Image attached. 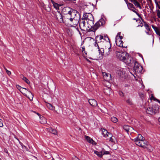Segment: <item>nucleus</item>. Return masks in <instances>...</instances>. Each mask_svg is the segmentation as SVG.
<instances>
[{
  "label": "nucleus",
  "instance_id": "1",
  "mask_svg": "<svg viewBox=\"0 0 160 160\" xmlns=\"http://www.w3.org/2000/svg\"><path fill=\"white\" fill-rule=\"evenodd\" d=\"M133 141L135 142L136 144L141 147L145 148L147 142L145 140V138L141 134H138V136L134 139Z\"/></svg>",
  "mask_w": 160,
  "mask_h": 160
},
{
  "label": "nucleus",
  "instance_id": "2",
  "mask_svg": "<svg viewBox=\"0 0 160 160\" xmlns=\"http://www.w3.org/2000/svg\"><path fill=\"white\" fill-rule=\"evenodd\" d=\"M93 25L90 24L88 22L84 20V19H81L79 21V26L82 31H87L89 32L90 27Z\"/></svg>",
  "mask_w": 160,
  "mask_h": 160
},
{
  "label": "nucleus",
  "instance_id": "3",
  "mask_svg": "<svg viewBox=\"0 0 160 160\" xmlns=\"http://www.w3.org/2000/svg\"><path fill=\"white\" fill-rule=\"evenodd\" d=\"M105 24V21L103 18H101L99 21L97 22L94 25H92L90 27L89 32L92 31L95 32L100 27L103 26Z\"/></svg>",
  "mask_w": 160,
  "mask_h": 160
},
{
  "label": "nucleus",
  "instance_id": "4",
  "mask_svg": "<svg viewBox=\"0 0 160 160\" xmlns=\"http://www.w3.org/2000/svg\"><path fill=\"white\" fill-rule=\"evenodd\" d=\"M82 19L88 22L91 24H94V18L92 15L90 13H85L83 15Z\"/></svg>",
  "mask_w": 160,
  "mask_h": 160
},
{
  "label": "nucleus",
  "instance_id": "5",
  "mask_svg": "<svg viewBox=\"0 0 160 160\" xmlns=\"http://www.w3.org/2000/svg\"><path fill=\"white\" fill-rule=\"evenodd\" d=\"M20 92L24 95L28 97L30 101L32 100L33 95L29 90L27 89L26 88H23L21 90Z\"/></svg>",
  "mask_w": 160,
  "mask_h": 160
},
{
  "label": "nucleus",
  "instance_id": "6",
  "mask_svg": "<svg viewBox=\"0 0 160 160\" xmlns=\"http://www.w3.org/2000/svg\"><path fill=\"white\" fill-rule=\"evenodd\" d=\"M121 32L118 33L116 37V43L117 46L121 47H125L123 45V41L122 40L123 37L120 35Z\"/></svg>",
  "mask_w": 160,
  "mask_h": 160
},
{
  "label": "nucleus",
  "instance_id": "7",
  "mask_svg": "<svg viewBox=\"0 0 160 160\" xmlns=\"http://www.w3.org/2000/svg\"><path fill=\"white\" fill-rule=\"evenodd\" d=\"M116 54L117 58L123 62L128 56V53L125 52L116 51Z\"/></svg>",
  "mask_w": 160,
  "mask_h": 160
},
{
  "label": "nucleus",
  "instance_id": "8",
  "mask_svg": "<svg viewBox=\"0 0 160 160\" xmlns=\"http://www.w3.org/2000/svg\"><path fill=\"white\" fill-rule=\"evenodd\" d=\"M96 40L98 42H105V44L106 43V42H108V41L109 40V38L107 36L100 35L96 37Z\"/></svg>",
  "mask_w": 160,
  "mask_h": 160
},
{
  "label": "nucleus",
  "instance_id": "9",
  "mask_svg": "<svg viewBox=\"0 0 160 160\" xmlns=\"http://www.w3.org/2000/svg\"><path fill=\"white\" fill-rule=\"evenodd\" d=\"M128 9L136 13V14L140 18H141L140 15L135 10H136L135 6L132 3L128 2L127 1H126Z\"/></svg>",
  "mask_w": 160,
  "mask_h": 160
},
{
  "label": "nucleus",
  "instance_id": "10",
  "mask_svg": "<svg viewBox=\"0 0 160 160\" xmlns=\"http://www.w3.org/2000/svg\"><path fill=\"white\" fill-rule=\"evenodd\" d=\"M54 17L59 22L64 23L63 17L59 11H57L55 12Z\"/></svg>",
  "mask_w": 160,
  "mask_h": 160
},
{
  "label": "nucleus",
  "instance_id": "11",
  "mask_svg": "<svg viewBox=\"0 0 160 160\" xmlns=\"http://www.w3.org/2000/svg\"><path fill=\"white\" fill-rule=\"evenodd\" d=\"M133 69L136 73H140L142 70V67L138 65V63L136 62L135 61Z\"/></svg>",
  "mask_w": 160,
  "mask_h": 160
},
{
  "label": "nucleus",
  "instance_id": "12",
  "mask_svg": "<svg viewBox=\"0 0 160 160\" xmlns=\"http://www.w3.org/2000/svg\"><path fill=\"white\" fill-rule=\"evenodd\" d=\"M111 47L108 42H106V43L105 44V54L108 55L110 53L111 51Z\"/></svg>",
  "mask_w": 160,
  "mask_h": 160
},
{
  "label": "nucleus",
  "instance_id": "13",
  "mask_svg": "<svg viewBox=\"0 0 160 160\" xmlns=\"http://www.w3.org/2000/svg\"><path fill=\"white\" fill-rule=\"evenodd\" d=\"M80 20V18H76L71 19L68 23L72 27H76L78 23Z\"/></svg>",
  "mask_w": 160,
  "mask_h": 160
},
{
  "label": "nucleus",
  "instance_id": "14",
  "mask_svg": "<svg viewBox=\"0 0 160 160\" xmlns=\"http://www.w3.org/2000/svg\"><path fill=\"white\" fill-rule=\"evenodd\" d=\"M94 153L98 157L101 158L104 154H108L109 152L108 151H105L104 149H102L101 151L98 152L97 151H94Z\"/></svg>",
  "mask_w": 160,
  "mask_h": 160
},
{
  "label": "nucleus",
  "instance_id": "15",
  "mask_svg": "<svg viewBox=\"0 0 160 160\" xmlns=\"http://www.w3.org/2000/svg\"><path fill=\"white\" fill-rule=\"evenodd\" d=\"M123 62L126 64L130 65V64L133 63V60L132 57L128 54V56L126 58H125Z\"/></svg>",
  "mask_w": 160,
  "mask_h": 160
},
{
  "label": "nucleus",
  "instance_id": "16",
  "mask_svg": "<svg viewBox=\"0 0 160 160\" xmlns=\"http://www.w3.org/2000/svg\"><path fill=\"white\" fill-rule=\"evenodd\" d=\"M71 18L72 19L80 18L79 13L76 10L73 9L71 13Z\"/></svg>",
  "mask_w": 160,
  "mask_h": 160
},
{
  "label": "nucleus",
  "instance_id": "17",
  "mask_svg": "<svg viewBox=\"0 0 160 160\" xmlns=\"http://www.w3.org/2000/svg\"><path fill=\"white\" fill-rule=\"evenodd\" d=\"M72 10L73 9L70 8L69 7H64L62 9V12L63 13L64 15L67 14L71 13Z\"/></svg>",
  "mask_w": 160,
  "mask_h": 160
},
{
  "label": "nucleus",
  "instance_id": "18",
  "mask_svg": "<svg viewBox=\"0 0 160 160\" xmlns=\"http://www.w3.org/2000/svg\"><path fill=\"white\" fill-rule=\"evenodd\" d=\"M102 73L104 79L107 81H108L111 79V75L105 72H102Z\"/></svg>",
  "mask_w": 160,
  "mask_h": 160
},
{
  "label": "nucleus",
  "instance_id": "19",
  "mask_svg": "<svg viewBox=\"0 0 160 160\" xmlns=\"http://www.w3.org/2000/svg\"><path fill=\"white\" fill-rule=\"evenodd\" d=\"M71 19H72V18H71V13L64 15L63 16L64 23V22H67L68 23Z\"/></svg>",
  "mask_w": 160,
  "mask_h": 160
},
{
  "label": "nucleus",
  "instance_id": "20",
  "mask_svg": "<svg viewBox=\"0 0 160 160\" xmlns=\"http://www.w3.org/2000/svg\"><path fill=\"white\" fill-rule=\"evenodd\" d=\"M88 102L90 105L93 107H95L98 105L97 101L94 99H89L88 100Z\"/></svg>",
  "mask_w": 160,
  "mask_h": 160
},
{
  "label": "nucleus",
  "instance_id": "21",
  "mask_svg": "<svg viewBox=\"0 0 160 160\" xmlns=\"http://www.w3.org/2000/svg\"><path fill=\"white\" fill-rule=\"evenodd\" d=\"M123 128L127 132H132L133 130V128L132 127L126 125L123 126Z\"/></svg>",
  "mask_w": 160,
  "mask_h": 160
},
{
  "label": "nucleus",
  "instance_id": "22",
  "mask_svg": "<svg viewBox=\"0 0 160 160\" xmlns=\"http://www.w3.org/2000/svg\"><path fill=\"white\" fill-rule=\"evenodd\" d=\"M101 130H102V134L103 135V137L106 138L108 137V134H111V133L108 132L105 129L101 128Z\"/></svg>",
  "mask_w": 160,
  "mask_h": 160
},
{
  "label": "nucleus",
  "instance_id": "23",
  "mask_svg": "<svg viewBox=\"0 0 160 160\" xmlns=\"http://www.w3.org/2000/svg\"><path fill=\"white\" fill-rule=\"evenodd\" d=\"M145 148H147L149 152L152 151L153 149V148L149 144L148 142H147V143L146 144V146L145 147Z\"/></svg>",
  "mask_w": 160,
  "mask_h": 160
},
{
  "label": "nucleus",
  "instance_id": "24",
  "mask_svg": "<svg viewBox=\"0 0 160 160\" xmlns=\"http://www.w3.org/2000/svg\"><path fill=\"white\" fill-rule=\"evenodd\" d=\"M104 93L107 95H109L111 93V89L109 88H106L104 89Z\"/></svg>",
  "mask_w": 160,
  "mask_h": 160
},
{
  "label": "nucleus",
  "instance_id": "25",
  "mask_svg": "<svg viewBox=\"0 0 160 160\" xmlns=\"http://www.w3.org/2000/svg\"><path fill=\"white\" fill-rule=\"evenodd\" d=\"M47 129L50 133H52L54 135H57V132L55 129H52L51 128H47Z\"/></svg>",
  "mask_w": 160,
  "mask_h": 160
},
{
  "label": "nucleus",
  "instance_id": "26",
  "mask_svg": "<svg viewBox=\"0 0 160 160\" xmlns=\"http://www.w3.org/2000/svg\"><path fill=\"white\" fill-rule=\"evenodd\" d=\"M50 0L53 5L54 7L57 9H59V7L61 5L55 2L53 0Z\"/></svg>",
  "mask_w": 160,
  "mask_h": 160
},
{
  "label": "nucleus",
  "instance_id": "27",
  "mask_svg": "<svg viewBox=\"0 0 160 160\" xmlns=\"http://www.w3.org/2000/svg\"><path fill=\"white\" fill-rule=\"evenodd\" d=\"M40 122L41 124H44L47 122L46 119L43 116H40Z\"/></svg>",
  "mask_w": 160,
  "mask_h": 160
},
{
  "label": "nucleus",
  "instance_id": "28",
  "mask_svg": "<svg viewBox=\"0 0 160 160\" xmlns=\"http://www.w3.org/2000/svg\"><path fill=\"white\" fill-rule=\"evenodd\" d=\"M152 28L154 29L157 35H158L160 34V31L159 29L157 27L153 25H152Z\"/></svg>",
  "mask_w": 160,
  "mask_h": 160
},
{
  "label": "nucleus",
  "instance_id": "29",
  "mask_svg": "<svg viewBox=\"0 0 160 160\" xmlns=\"http://www.w3.org/2000/svg\"><path fill=\"white\" fill-rule=\"evenodd\" d=\"M85 137L86 139L88 142L92 143V144H93V143L94 142L92 138H91L90 137L88 136H85Z\"/></svg>",
  "mask_w": 160,
  "mask_h": 160
},
{
  "label": "nucleus",
  "instance_id": "30",
  "mask_svg": "<svg viewBox=\"0 0 160 160\" xmlns=\"http://www.w3.org/2000/svg\"><path fill=\"white\" fill-rule=\"evenodd\" d=\"M147 113L148 114H151L153 113V109L152 107H149L146 110Z\"/></svg>",
  "mask_w": 160,
  "mask_h": 160
},
{
  "label": "nucleus",
  "instance_id": "31",
  "mask_svg": "<svg viewBox=\"0 0 160 160\" xmlns=\"http://www.w3.org/2000/svg\"><path fill=\"white\" fill-rule=\"evenodd\" d=\"M108 137L106 138L107 140H108L109 141H111L112 142H113L114 141L113 138H112V135L111 134H108Z\"/></svg>",
  "mask_w": 160,
  "mask_h": 160
},
{
  "label": "nucleus",
  "instance_id": "32",
  "mask_svg": "<svg viewBox=\"0 0 160 160\" xmlns=\"http://www.w3.org/2000/svg\"><path fill=\"white\" fill-rule=\"evenodd\" d=\"M133 4L137 8H138L140 9H142V7L140 5V4L139 2L137 1L136 2H135Z\"/></svg>",
  "mask_w": 160,
  "mask_h": 160
},
{
  "label": "nucleus",
  "instance_id": "33",
  "mask_svg": "<svg viewBox=\"0 0 160 160\" xmlns=\"http://www.w3.org/2000/svg\"><path fill=\"white\" fill-rule=\"evenodd\" d=\"M143 22L144 23V26L145 27L146 29L148 31H150V29L149 28V27L148 25L146 23V22L142 20Z\"/></svg>",
  "mask_w": 160,
  "mask_h": 160
},
{
  "label": "nucleus",
  "instance_id": "34",
  "mask_svg": "<svg viewBox=\"0 0 160 160\" xmlns=\"http://www.w3.org/2000/svg\"><path fill=\"white\" fill-rule=\"evenodd\" d=\"M46 106L47 107L51 110H53L54 108V107L49 103H47L46 104Z\"/></svg>",
  "mask_w": 160,
  "mask_h": 160
},
{
  "label": "nucleus",
  "instance_id": "35",
  "mask_svg": "<svg viewBox=\"0 0 160 160\" xmlns=\"http://www.w3.org/2000/svg\"><path fill=\"white\" fill-rule=\"evenodd\" d=\"M22 79L25 82L28 84H29L30 83V81L26 77L23 76Z\"/></svg>",
  "mask_w": 160,
  "mask_h": 160
},
{
  "label": "nucleus",
  "instance_id": "36",
  "mask_svg": "<svg viewBox=\"0 0 160 160\" xmlns=\"http://www.w3.org/2000/svg\"><path fill=\"white\" fill-rule=\"evenodd\" d=\"M111 121L114 123H116L118 122V119L115 117H113L111 118Z\"/></svg>",
  "mask_w": 160,
  "mask_h": 160
},
{
  "label": "nucleus",
  "instance_id": "37",
  "mask_svg": "<svg viewBox=\"0 0 160 160\" xmlns=\"http://www.w3.org/2000/svg\"><path fill=\"white\" fill-rule=\"evenodd\" d=\"M157 7L160 9V1L157 0H154Z\"/></svg>",
  "mask_w": 160,
  "mask_h": 160
},
{
  "label": "nucleus",
  "instance_id": "38",
  "mask_svg": "<svg viewBox=\"0 0 160 160\" xmlns=\"http://www.w3.org/2000/svg\"><path fill=\"white\" fill-rule=\"evenodd\" d=\"M99 52L101 53V55H103L104 53L105 50L104 49V48H101L99 50Z\"/></svg>",
  "mask_w": 160,
  "mask_h": 160
},
{
  "label": "nucleus",
  "instance_id": "39",
  "mask_svg": "<svg viewBox=\"0 0 160 160\" xmlns=\"http://www.w3.org/2000/svg\"><path fill=\"white\" fill-rule=\"evenodd\" d=\"M130 105H131L133 104L131 100L130 99H128L126 101Z\"/></svg>",
  "mask_w": 160,
  "mask_h": 160
},
{
  "label": "nucleus",
  "instance_id": "40",
  "mask_svg": "<svg viewBox=\"0 0 160 160\" xmlns=\"http://www.w3.org/2000/svg\"><path fill=\"white\" fill-rule=\"evenodd\" d=\"M150 9L152 11L153 8H154V6L153 3L152 4H150L148 5Z\"/></svg>",
  "mask_w": 160,
  "mask_h": 160
},
{
  "label": "nucleus",
  "instance_id": "41",
  "mask_svg": "<svg viewBox=\"0 0 160 160\" xmlns=\"http://www.w3.org/2000/svg\"><path fill=\"white\" fill-rule=\"evenodd\" d=\"M4 69L6 70V71L7 72V74L8 75H10L11 74V72H10V71H8V70L4 66Z\"/></svg>",
  "mask_w": 160,
  "mask_h": 160
},
{
  "label": "nucleus",
  "instance_id": "42",
  "mask_svg": "<svg viewBox=\"0 0 160 160\" xmlns=\"http://www.w3.org/2000/svg\"><path fill=\"white\" fill-rule=\"evenodd\" d=\"M148 5L153 4L152 0H146Z\"/></svg>",
  "mask_w": 160,
  "mask_h": 160
},
{
  "label": "nucleus",
  "instance_id": "43",
  "mask_svg": "<svg viewBox=\"0 0 160 160\" xmlns=\"http://www.w3.org/2000/svg\"><path fill=\"white\" fill-rule=\"evenodd\" d=\"M157 16L158 18H160V11L159 10H157Z\"/></svg>",
  "mask_w": 160,
  "mask_h": 160
},
{
  "label": "nucleus",
  "instance_id": "44",
  "mask_svg": "<svg viewBox=\"0 0 160 160\" xmlns=\"http://www.w3.org/2000/svg\"><path fill=\"white\" fill-rule=\"evenodd\" d=\"M16 87L17 88V89L20 91H21V90H22L23 88L21 87L19 85H16Z\"/></svg>",
  "mask_w": 160,
  "mask_h": 160
},
{
  "label": "nucleus",
  "instance_id": "45",
  "mask_svg": "<svg viewBox=\"0 0 160 160\" xmlns=\"http://www.w3.org/2000/svg\"><path fill=\"white\" fill-rule=\"evenodd\" d=\"M119 95L121 97H123L124 96V94L122 91H119Z\"/></svg>",
  "mask_w": 160,
  "mask_h": 160
},
{
  "label": "nucleus",
  "instance_id": "46",
  "mask_svg": "<svg viewBox=\"0 0 160 160\" xmlns=\"http://www.w3.org/2000/svg\"><path fill=\"white\" fill-rule=\"evenodd\" d=\"M139 95L140 97L142 98L143 99V98L144 97V95L141 93H139Z\"/></svg>",
  "mask_w": 160,
  "mask_h": 160
},
{
  "label": "nucleus",
  "instance_id": "47",
  "mask_svg": "<svg viewBox=\"0 0 160 160\" xmlns=\"http://www.w3.org/2000/svg\"><path fill=\"white\" fill-rule=\"evenodd\" d=\"M2 120L1 121V119H0V127H2L3 126V123L2 122Z\"/></svg>",
  "mask_w": 160,
  "mask_h": 160
},
{
  "label": "nucleus",
  "instance_id": "48",
  "mask_svg": "<svg viewBox=\"0 0 160 160\" xmlns=\"http://www.w3.org/2000/svg\"><path fill=\"white\" fill-rule=\"evenodd\" d=\"M143 26V24L142 22H141L140 24L138 25V27H142Z\"/></svg>",
  "mask_w": 160,
  "mask_h": 160
},
{
  "label": "nucleus",
  "instance_id": "49",
  "mask_svg": "<svg viewBox=\"0 0 160 160\" xmlns=\"http://www.w3.org/2000/svg\"><path fill=\"white\" fill-rule=\"evenodd\" d=\"M130 1L134 3L135 2L137 1V0H130Z\"/></svg>",
  "mask_w": 160,
  "mask_h": 160
},
{
  "label": "nucleus",
  "instance_id": "50",
  "mask_svg": "<svg viewBox=\"0 0 160 160\" xmlns=\"http://www.w3.org/2000/svg\"><path fill=\"white\" fill-rule=\"evenodd\" d=\"M154 99V100H155V99L154 98V97L152 96L150 98V99L151 100H152V99Z\"/></svg>",
  "mask_w": 160,
  "mask_h": 160
},
{
  "label": "nucleus",
  "instance_id": "51",
  "mask_svg": "<svg viewBox=\"0 0 160 160\" xmlns=\"http://www.w3.org/2000/svg\"><path fill=\"white\" fill-rule=\"evenodd\" d=\"M82 52H84L85 51V49L84 48H82Z\"/></svg>",
  "mask_w": 160,
  "mask_h": 160
},
{
  "label": "nucleus",
  "instance_id": "52",
  "mask_svg": "<svg viewBox=\"0 0 160 160\" xmlns=\"http://www.w3.org/2000/svg\"><path fill=\"white\" fill-rule=\"evenodd\" d=\"M149 32H150V31H148V32H146V33L147 34L149 35H150Z\"/></svg>",
  "mask_w": 160,
  "mask_h": 160
},
{
  "label": "nucleus",
  "instance_id": "53",
  "mask_svg": "<svg viewBox=\"0 0 160 160\" xmlns=\"http://www.w3.org/2000/svg\"><path fill=\"white\" fill-rule=\"evenodd\" d=\"M37 114L38 115V116H39V118H40V116H42L41 115H40V114L39 113H37Z\"/></svg>",
  "mask_w": 160,
  "mask_h": 160
},
{
  "label": "nucleus",
  "instance_id": "54",
  "mask_svg": "<svg viewBox=\"0 0 160 160\" xmlns=\"http://www.w3.org/2000/svg\"><path fill=\"white\" fill-rule=\"evenodd\" d=\"M133 20H136V21H138V20H137L136 18H134L133 19Z\"/></svg>",
  "mask_w": 160,
  "mask_h": 160
},
{
  "label": "nucleus",
  "instance_id": "55",
  "mask_svg": "<svg viewBox=\"0 0 160 160\" xmlns=\"http://www.w3.org/2000/svg\"><path fill=\"white\" fill-rule=\"evenodd\" d=\"M158 121L159 122H160V117L158 119Z\"/></svg>",
  "mask_w": 160,
  "mask_h": 160
},
{
  "label": "nucleus",
  "instance_id": "56",
  "mask_svg": "<svg viewBox=\"0 0 160 160\" xmlns=\"http://www.w3.org/2000/svg\"><path fill=\"white\" fill-rule=\"evenodd\" d=\"M84 52L86 54H87V53H86V52H85V51L84 52Z\"/></svg>",
  "mask_w": 160,
  "mask_h": 160
},
{
  "label": "nucleus",
  "instance_id": "57",
  "mask_svg": "<svg viewBox=\"0 0 160 160\" xmlns=\"http://www.w3.org/2000/svg\"><path fill=\"white\" fill-rule=\"evenodd\" d=\"M87 60L88 61H89V62H90V61L88 59H87Z\"/></svg>",
  "mask_w": 160,
  "mask_h": 160
},
{
  "label": "nucleus",
  "instance_id": "58",
  "mask_svg": "<svg viewBox=\"0 0 160 160\" xmlns=\"http://www.w3.org/2000/svg\"><path fill=\"white\" fill-rule=\"evenodd\" d=\"M76 160H79L78 159V158H77Z\"/></svg>",
  "mask_w": 160,
  "mask_h": 160
},
{
  "label": "nucleus",
  "instance_id": "59",
  "mask_svg": "<svg viewBox=\"0 0 160 160\" xmlns=\"http://www.w3.org/2000/svg\"><path fill=\"white\" fill-rule=\"evenodd\" d=\"M138 21H140L141 22V21H140V20L139 19H138Z\"/></svg>",
  "mask_w": 160,
  "mask_h": 160
},
{
  "label": "nucleus",
  "instance_id": "60",
  "mask_svg": "<svg viewBox=\"0 0 160 160\" xmlns=\"http://www.w3.org/2000/svg\"><path fill=\"white\" fill-rule=\"evenodd\" d=\"M91 39H92V40H93V39H92V38H91Z\"/></svg>",
  "mask_w": 160,
  "mask_h": 160
},
{
  "label": "nucleus",
  "instance_id": "61",
  "mask_svg": "<svg viewBox=\"0 0 160 160\" xmlns=\"http://www.w3.org/2000/svg\"><path fill=\"white\" fill-rule=\"evenodd\" d=\"M158 35H159L160 37V34H159Z\"/></svg>",
  "mask_w": 160,
  "mask_h": 160
},
{
  "label": "nucleus",
  "instance_id": "62",
  "mask_svg": "<svg viewBox=\"0 0 160 160\" xmlns=\"http://www.w3.org/2000/svg\"><path fill=\"white\" fill-rule=\"evenodd\" d=\"M6 153H8V151H7H7H6Z\"/></svg>",
  "mask_w": 160,
  "mask_h": 160
}]
</instances>
